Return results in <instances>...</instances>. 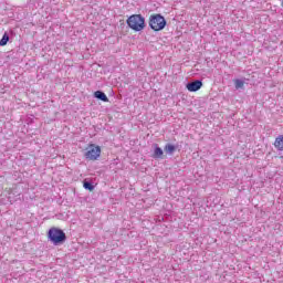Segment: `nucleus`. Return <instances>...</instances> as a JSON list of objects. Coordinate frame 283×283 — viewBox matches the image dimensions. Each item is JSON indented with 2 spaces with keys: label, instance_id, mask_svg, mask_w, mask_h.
Here are the masks:
<instances>
[{
  "label": "nucleus",
  "instance_id": "423d86ee",
  "mask_svg": "<svg viewBox=\"0 0 283 283\" xmlns=\"http://www.w3.org/2000/svg\"><path fill=\"white\" fill-rule=\"evenodd\" d=\"M274 147L279 151H283V135H280L275 138Z\"/></svg>",
  "mask_w": 283,
  "mask_h": 283
},
{
  "label": "nucleus",
  "instance_id": "f03ea898",
  "mask_svg": "<svg viewBox=\"0 0 283 283\" xmlns=\"http://www.w3.org/2000/svg\"><path fill=\"white\" fill-rule=\"evenodd\" d=\"M48 238H49L50 242H52L55 245L63 244V242H65V240H67L65 232H63V230H61L59 228H51L48 232Z\"/></svg>",
  "mask_w": 283,
  "mask_h": 283
},
{
  "label": "nucleus",
  "instance_id": "0eeeda50",
  "mask_svg": "<svg viewBox=\"0 0 283 283\" xmlns=\"http://www.w3.org/2000/svg\"><path fill=\"white\" fill-rule=\"evenodd\" d=\"M94 96H95V98H98L99 101H103L104 103H109V98L102 91H96L94 93Z\"/></svg>",
  "mask_w": 283,
  "mask_h": 283
},
{
  "label": "nucleus",
  "instance_id": "9b49d317",
  "mask_svg": "<svg viewBox=\"0 0 283 283\" xmlns=\"http://www.w3.org/2000/svg\"><path fill=\"white\" fill-rule=\"evenodd\" d=\"M235 90H242L244 87V82L242 80L234 81Z\"/></svg>",
  "mask_w": 283,
  "mask_h": 283
},
{
  "label": "nucleus",
  "instance_id": "7ed1b4c3",
  "mask_svg": "<svg viewBox=\"0 0 283 283\" xmlns=\"http://www.w3.org/2000/svg\"><path fill=\"white\" fill-rule=\"evenodd\" d=\"M165 25H167V20H165V17L160 14H151L149 17V28L154 30L155 32H160V30H165Z\"/></svg>",
  "mask_w": 283,
  "mask_h": 283
},
{
  "label": "nucleus",
  "instance_id": "1a4fd4ad",
  "mask_svg": "<svg viewBox=\"0 0 283 283\" xmlns=\"http://www.w3.org/2000/svg\"><path fill=\"white\" fill-rule=\"evenodd\" d=\"M164 149H165L166 154H169L171 156V154H174V151H176V146H174L171 144H167Z\"/></svg>",
  "mask_w": 283,
  "mask_h": 283
},
{
  "label": "nucleus",
  "instance_id": "39448f33",
  "mask_svg": "<svg viewBox=\"0 0 283 283\" xmlns=\"http://www.w3.org/2000/svg\"><path fill=\"white\" fill-rule=\"evenodd\" d=\"M188 92H198L202 87V81L197 80L195 82H190L186 85Z\"/></svg>",
  "mask_w": 283,
  "mask_h": 283
},
{
  "label": "nucleus",
  "instance_id": "f257e3e1",
  "mask_svg": "<svg viewBox=\"0 0 283 283\" xmlns=\"http://www.w3.org/2000/svg\"><path fill=\"white\" fill-rule=\"evenodd\" d=\"M127 25L135 32L145 30V18L140 14H133L127 19Z\"/></svg>",
  "mask_w": 283,
  "mask_h": 283
},
{
  "label": "nucleus",
  "instance_id": "20e7f679",
  "mask_svg": "<svg viewBox=\"0 0 283 283\" xmlns=\"http://www.w3.org/2000/svg\"><path fill=\"white\" fill-rule=\"evenodd\" d=\"M87 160H98L101 158V146L90 145L88 150L85 153Z\"/></svg>",
  "mask_w": 283,
  "mask_h": 283
},
{
  "label": "nucleus",
  "instance_id": "f8f14e48",
  "mask_svg": "<svg viewBox=\"0 0 283 283\" xmlns=\"http://www.w3.org/2000/svg\"><path fill=\"white\" fill-rule=\"evenodd\" d=\"M83 187L88 191H94V186L90 181H84Z\"/></svg>",
  "mask_w": 283,
  "mask_h": 283
},
{
  "label": "nucleus",
  "instance_id": "6e6552de",
  "mask_svg": "<svg viewBox=\"0 0 283 283\" xmlns=\"http://www.w3.org/2000/svg\"><path fill=\"white\" fill-rule=\"evenodd\" d=\"M163 154H164L163 148H160V147H158V145H156L153 158H163Z\"/></svg>",
  "mask_w": 283,
  "mask_h": 283
},
{
  "label": "nucleus",
  "instance_id": "9d476101",
  "mask_svg": "<svg viewBox=\"0 0 283 283\" xmlns=\"http://www.w3.org/2000/svg\"><path fill=\"white\" fill-rule=\"evenodd\" d=\"M8 41H10V35H8L7 33L3 34L2 39L0 40V45H8Z\"/></svg>",
  "mask_w": 283,
  "mask_h": 283
}]
</instances>
